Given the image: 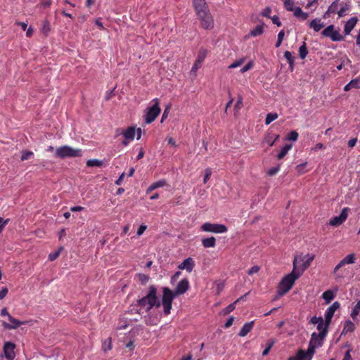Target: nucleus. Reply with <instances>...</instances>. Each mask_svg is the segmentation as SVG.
Segmentation results:
<instances>
[{"label": "nucleus", "instance_id": "obj_1", "mask_svg": "<svg viewBox=\"0 0 360 360\" xmlns=\"http://www.w3.org/2000/svg\"><path fill=\"white\" fill-rule=\"evenodd\" d=\"M155 306L160 307V302L157 297L155 286L150 285L146 295L137 301L138 312L139 314L148 313Z\"/></svg>", "mask_w": 360, "mask_h": 360}, {"label": "nucleus", "instance_id": "obj_2", "mask_svg": "<svg viewBox=\"0 0 360 360\" xmlns=\"http://www.w3.org/2000/svg\"><path fill=\"white\" fill-rule=\"evenodd\" d=\"M300 276V273H296L292 271L291 273L285 276L279 283L277 293L279 296H283L287 293L293 286L295 281Z\"/></svg>", "mask_w": 360, "mask_h": 360}, {"label": "nucleus", "instance_id": "obj_3", "mask_svg": "<svg viewBox=\"0 0 360 360\" xmlns=\"http://www.w3.org/2000/svg\"><path fill=\"white\" fill-rule=\"evenodd\" d=\"M314 259V256L310 254L295 256L293 260L292 270L296 271V273H300L301 276L303 272L310 266Z\"/></svg>", "mask_w": 360, "mask_h": 360}, {"label": "nucleus", "instance_id": "obj_4", "mask_svg": "<svg viewBox=\"0 0 360 360\" xmlns=\"http://www.w3.org/2000/svg\"><path fill=\"white\" fill-rule=\"evenodd\" d=\"M82 155V151L81 149L73 148L69 146L58 147L55 151V157L60 159L81 157Z\"/></svg>", "mask_w": 360, "mask_h": 360}, {"label": "nucleus", "instance_id": "obj_5", "mask_svg": "<svg viewBox=\"0 0 360 360\" xmlns=\"http://www.w3.org/2000/svg\"><path fill=\"white\" fill-rule=\"evenodd\" d=\"M1 316H6L9 322H6L5 321H1V325L6 330H13L17 329L20 326L24 325L27 323V321H20V320L15 319L13 317L8 311L7 308L4 307L1 310L0 312Z\"/></svg>", "mask_w": 360, "mask_h": 360}, {"label": "nucleus", "instance_id": "obj_6", "mask_svg": "<svg viewBox=\"0 0 360 360\" xmlns=\"http://www.w3.org/2000/svg\"><path fill=\"white\" fill-rule=\"evenodd\" d=\"M326 336V329L323 332H319V333L314 332L311 334L307 348V351L309 352V354H312L314 356L316 349L323 345Z\"/></svg>", "mask_w": 360, "mask_h": 360}, {"label": "nucleus", "instance_id": "obj_7", "mask_svg": "<svg viewBox=\"0 0 360 360\" xmlns=\"http://www.w3.org/2000/svg\"><path fill=\"white\" fill-rule=\"evenodd\" d=\"M153 104L147 108L145 111V122L146 124H150L157 118L161 112L160 108V102L158 98H154L152 100Z\"/></svg>", "mask_w": 360, "mask_h": 360}, {"label": "nucleus", "instance_id": "obj_8", "mask_svg": "<svg viewBox=\"0 0 360 360\" xmlns=\"http://www.w3.org/2000/svg\"><path fill=\"white\" fill-rule=\"evenodd\" d=\"M176 296V295L168 288H163L162 303L163 306V311L165 315H168L170 313L172 300Z\"/></svg>", "mask_w": 360, "mask_h": 360}, {"label": "nucleus", "instance_id": "obj_9", "mask_svg": "<svg viewBox=\"0 0 360 360\" xmlns=\"http://www.w3.org/2000/svg\"><path fill=\"white\" fill-rule=\"evenodd\" d=\"M356 257L354 253H351L345 257L334 268L333 274L336 275L337 278H342L345 274L340 269L346 264H352L355 262Z\"/></svg>", "mask_w": 360, "mask_h": 360}, {"label": "nucleus", "instance_id": "obj_10", "mask_svg": "<svg viewBox=\"0 0 360 360\" xmlns=\"http://www.w3.org/2000/svg\"><path fill=\"white\" fill-rule=\"evenodd\" d=\"M201 231L204 232L214 233H224L228 230L227 227L221 224H214L210 222L204 223L201 227Z\"/></svg>", "mask_w": 360, "mask_h": 360}, {"label": "nucleus", "instance_id": "obj_11", "mask_svg": "<svg viewBox=\"0 0 360 360\" xmlns=\"http://www.w3.org/2000/svg\"><path fill=\"white\" fill-rule=\"evenodd\" d=\"M197 16L200 22L202 28L204 30H211L214 27V20L210 11L202 14H198Z\"/></svg>", "mask_w": 360, "mask_h": 360}, {"label": "nucleus", "instance_id": "obj_12", "mask_svg": "<svg viewBox=\"0 0 360 360\" xmlns=\"http://www.w3.org/2000/svg\"><path fill=\"white\" fill-rule=\"evenodd\" d=\"M349 210L348 207H344L339 216H335L330 220L329 224L333 226L341 225L347 219Z\"/></svg>", "mask_w": 360, "mask_h": 360}, {"label": "nucleus", "instance_id": "obj_13", "mask_svg": "<svg viewBox=\"0 0 360 360\" xmlns=\"http://www.w3.org/2000/svg\"><path fill=\"white\" fill-rule=\"evenodd\" d=\"M15 345L11 342H6L4 345L3 351L4 356L8 360H13L15 357Z\"/></svg>", "mask_w": 360, "mask_h": 360}, {"label": "nucleus", "instance_id": "obj_14", "mask_svg": "<svg viewBox=\"0 0 360 360\" xmlns=\"http://www.w3.org/2000/svg\"><path fill=\"white\" fill-rule=\"evenodd\" d=\"M207 51L205 49H200L196 60L191 68V72L195 73L201 67L202 63L207 56Z\"/></svg>", "mask_w": 360, "mask_h": 360}, {"label": "nucleus", "instance_id": "obj_15", "mask_svg": "<svg viewBox=\"0 0 360 360\" xmlns=\"http://www.w3.org/2000/svg\"><path fill=\"white\" fill-rule=\"evenodd\" d=\"M193 3L196 15L202 14L210 11L205 0H193Z\"/></svg>", "mask_w": 360, "mask_h": 360}, {"label": "nucleus", "instance_id": "obj_16", "mask_svg": "<svg viewBox=\"0 0 360 360\" xmlns=\"http://www.w3.org/2000/svg\"><path fill=\"white\" fill-rule=\"evenodd\" d=\"M340 307V304L338 302H335L330 306L325 312V319L326 320V325L330 324L333 316L337 309Z\"/></svg>", "mask_w": 360, "mask_h": 360}, {"label": "nucleus", "instance_id": "obj_17", "mask_svg": "<svg viewBox=\"0 0 360 360\" xmlns=\"http://www.w3.org/2000/svg\"><path fill=\"white\" fill-rule=\"evenodd\" d=\"M135 134V128L133 127H129L125 130H124L122 132V135L124 139L122 141V144L125 146H127L130 141L134 140Z\"/></svg>", "mask_w": 360, "mask_h": 360}, {"label": "nucleus", "instance_id": "obj_18", "mask_svg": "<svg viewBox=\"0 0 360 360\" xmlns=\"http://www.w3.org/2000/svg\"><path fill=\"white\" fill-rule=\"evenodd\" d=\"M189 288V282L187 278H184L179 282L174 291L176 296L184 294Z\"/></svg>", "mask_w": 360, "mask_h": 360}, {"label": "nucleus", "instance_id": "obj_19", "mask_svg": "<svg viewBox=\"0 0 360 360\" xmlns=\"http://www.w3.org/2000/svg\"><path fill=\"white\" fill-rule=\"evenodd\" d=\"M312 357L313 355L309 354L307 350L299 349L295 356L289 357L288 360H311Z\"/></svg>", "mask_w": 360, "mask_h": 360}, {"label": "nucleus", "instance_id": "obj_20", "mask_svg": "<svg viewBox=\"0 0 360 360\" xmlns=\"http://www.w3.org/2000/svg\"><path fill=\"white\" fill-rule=\"evenodd\" d=\"M195 266V262L191 257H188L183 261L179 266L178 268L181 270H186V271L191 273Z\"/></svg>", "mask_w": 360, "mask_h": 360}, {"label": "nucleus", "instance_id": "obj_21", "mask_svg": "<svg viewBox=\"0 0 360 360\" xmlns=\"http://www.w3.org/2000/svg\"><path fill=\"white\" fill-rule=\"evenodd\" d=\"M358 18L356 17H352L345 22L344 26L345 35H349L351 33L352 30L356 26Z\"/></svg>", "mask_w": 360, "mask_h": 360}, {"label": "nucleus", "instance_id": "obj_22", "mask_svg": "<svg viewBox=\"0 0 360 360\" xmlns=\"http://www.w3.org/2000/svg\"><path fill=\"white\" fill-rule=\"evenodd\" d=\"M167 185V181L165 179H160L158 181H155V182H153V184H151L148 188L146 189V193L147 194L151 193L153 191L157 189V188H162V187H164Z\"/></svg>", "mask_w": 360, "mask_h": 360}, {"label": "nucleus", "instance_id": "obj_23", "mask_svg": "<svg viewBox=\"0 0 360 360\" xmlns=\"http://www.w3.org/2000/svg\"><path fill=\"white\" fill-rule=\"evenodd\" d=\"M309 27L313 29L314 32H319L324 26V23L321 21V18H315L312 20L309 25Z\"/></svg>", "mask_w": 360, "mask_h": 360}, {"label": "nucleus", "instance_id": "obj_24", "mask_svg": "<svg viewBox=\"0 0 360 360\" xmlns=\"http://www.w3.org/2000/svg\"><path fill=\"white\" fill-rule=\"evenodd\" d=\"M253 326H254L253 321H252L250 322L245 323L241 328L240 330L239 331L238 335L240 337H245L252 329Z\"/></svg>", "mask_w": 360, "mask_h": 360}, {"label": "nucleus", "instance_id": "obj_25", "mask_svg": "<svg viewBox=\"0 0 360 360\" xmlns=\"http://www.w3.org/2000/svg\"><path fill=\"white\" fill-rule=\"evenodd\" d=\"M202 245L205 248H214L216 245V239L213 236L203 238L202 240Z\"/></svg>", "mask_w": 360, "mask_h": 360}, {"label": "nucleus", "instance_id": "obj_26", "mask_svg": "<svg viewBox=\"0 0 360 360\" xmlns=\"http://www.w3.org/2000/svg\"><path fill=\"white\" fill-rule=\"evenodd\" d=\"M294 15L302 20H305L309 17V14L307 13L303 12L302 8L299 6L294 8Z\"/></svg>", "mask_w": 360, "mask_h": 360}, {"label": "nucleus", "instance_id": "obj_27", "mask_svg": "<svg viewBox=\"0 0 360 360\" xmlns=\"http://www.w3.org/2000/svg\"><path fill=\"white\" fill-rule=\"evenodd\" d=\"M354 330H355L354 323L352 321L348 320V321H345V323L344 324V328H343L342 334H346L347 333H351V332H353Z\"/></svg>", "mask_w": 360, "mask_h": 360}, {"label": "nucleus", "instance_id": "obj_28", "mask_svg": "<svg viewBox=\"0 0 360 360\" xmlns=\"http://www.w3.org/2000/svg\"><path fill=\"white\" fill-rule=\"evenodd\" d=\"M359 79H352L348 84H347L345 87H344V90L345 91H349L350 89H352V88H356V89H359L360 88V85H359Z\"/></svg>", "mask_w": 360, "mask_h": 360}, {"label": "nucleus", "instance_id": "obj_29", "mask_svg": "<svg viewBox=\"0 0 360 360\" xmlns=\"http://www.w3.org/2000/svg\"><path fill=\"white\" fill-rule=\"evenodd\" d=\"M264 23L257 25L250 31V34L252 37H257L262 34L264 32Z\"/></svg>", "mask_w": 360, "mask_h": 360}, {"label": "nucleus", "instance_id": "obj_30", "mask_svg": "<svg viewBox=\"0 0 360 360\" xmlns=\"http://www.w3.org/2000/svg\"><path fill=\"white\" fill-rule=\"evenodd\" d=\"M350 8L351 6L349 3H342L340 10L338 11V17L342 18L345 16L346 15V12L349 11Z\"/></svg>", "mask_w": 360, "mask_h": 360}, {"label": "nucleus", "instance_id": "obj_31", "mask_svg": "<svg viewBox=\"0 0 360 360\" xmlns=\"http://www.w3.org/2000/svg\"><path fill=\"white\" fill-rule=\"evenodd\" d=\"M322 297L326 301V303L328 304L334 299L335 294L333 291L328 290L323 293Z\"/></svg>", "mask_w": 360, "mask_h": 360}, {"label": "nucleus", "instance_id": "obj_32", "mask_svg": "<svg viewBox=\"0 0 360 360\" xmlns=\"http://www.w3.org/2000/svg\"><path fill=\"white\" fill-rule=\"evenodd\" d=\"M292 148L291 144H285L277 155V158L281 160L283 158L288 151Z\"/></svg>", "mask_w": 360, "mask_h": 360}, {"label": "nucleus", "instance_id": "obj_33", "mask_svg": "<svg viewBox=\"0 0 360 360\" xmlns=\"http://www.w3.org/2000/svg\"><path fill=\"white\" fill-rule=\"evenodd\" d=\"M329 38H330L333 41H341L344 40L345 37L340 34L338 31L334 30Z\"/></svg>", "mask_w": 360, "mask_h": 360}, {"label": "nucleus", "instance_id": "obj_34", "mask_svg": "<svg viewBox=\"0 0 360 360\" xmlns=\"http://www.w3.org/2000/svg\"><path fill=\"white\" fill-rule=\"evenodd\" d=\"M359 314H360V300L357 302L354 307L352 309L350 316L353 320H356Z\"/></svg>", "mask_w": 360, "mask_h": 360}, {"label": "nucleus", "instance_id": "obj_35", "mask_svg": "<svg viewBox=\"0 0 360 360\" xmlns=\"http://www.w3.org/2000/svg\"><path fill=\"white\" fill-rule=\"evenodd\" d=\"M329 326L330 324H328L326 325V320H323V319L322 320H321L318 323H317V330H319L320 332H323L325 329L326 330V334L328 333V328H329Z\"/></svg>", "mask_w": 360, "mask_h": 360}, {"label": "nucleus", "instance_id": "obj_36", "mask_svg": "<svg viewBox=\"0 0 360 360\" xmlns=\"http://www.w3.org/2000/svg\"><path fill=\"white\" fill-rule=\"evenodd\" d=\"M103 165V161L97 159H91L86 162V165L88 167H102Z\"/></svg>", "mask_w": 360, "mask_h": 360}, {"label": "nucleus", "instance_id": "obj_37", "mask_svg": "<svg viewBox=\"0 0 360 360\" xmlns=\"http://www.w3.org/2000/svg\"><path fill=\"white\" fill-rule=\"evenodd\" d=\"M299 54L302 59H304L307 57L308 50L305 42H303L302 45L299 48Z\"/></svg>", "mask_w": 360, "mask_h": 360}, {"label": "nucleus", "instance_id": "obj_38", "mask_svg": "<svg viewBox=\"0 0 360 360\" xmlns=\"http://www.w3.org/2000/svg\"><path fill=\"white\" fill-rule=\"evenodd\" d=\"M103 350L106 352L112 349V340L110 338H108L103 340L102 345Z\"/></svg>", "mask_w": 360, "mask_h": 360}, {"label": "nucleus", "instance_id": "obj_39", "mask_svg": "<svg viewBox=\"0 0 360 360\" xmlns=\"http://www.w3.org/2000/svg\"><path fill=\"white\" fill-rule=\"evenodd\" d=\"M278 118V114L276 112H270L266 115L265 119V124L266 125L271 124L273 121Z\"/></svg>", "mask_w": 360, "mask_h": 360}, {"label": "nucleus", "instance_id": "obj_40", "mask_svg": "<svg viewBox=\"0 0 360 360\" xmlns=\"http://www.w3.org/2000/svg\"><path fill=\"white\" fill-rule=\"evenodd\" d=\"M276 341L274 339H271L266 342V347L262 352V356H266L269 354V351L275 344Z\"/></svg>", "mask_w": 360, "mask_h": 360}, {"label": "nucleus", "instance_id": "obj_41", "mask_svg": "<svg viewBox=\"0 0 360 360\" xmlns=\"http://www.w3.org/2000/svg\"><path fill=\"white\" fill-rule=\"evenodd\" d=\"M334 25H330L328 27H326L321 32V34L324 37H329L331 33L334 31Z\"/></svg>", "mask_w": 360, "mask_h": 360}, {"label": "nucleus", "instance_id": "obj_42", "mask_svg": "<svg viewBox=\"0 0 360 360\" xmlns=\"http://www.w3.org/2000/svg\"><path fill=\"white\" fill-rule=\"evenodd\" d=\"M33 155H34V153L32 151L22 150L21 152L20 160H21V161H25V160H27L31 158Z\"/></svg>", "mask_w": 360, "mask_h": 360}, {"label": "nucleus", "instance_id": "obj_43", "mask_svg": "<svg viewBox=\"0 0 360 360\" xmlns=\"http://www.w3.org/2000/svg\"><path fill=\"white\" fill-rule=\"evenodd\" d=\"M340 0H335L332 2V4L328 6V13H335L338 8V3Z\"/></svg>", "mask_w": 360, "mask_h": 360}, {"label": "nucleus", "instance_id": "obj_44", "mask_svg": "<svg viewBox=\"0 0 360 360\" xmlns=\"http://www.w3.org/2000/svg\"><path fill=\"white\" fill-rule=\"evenodd\" d=\"M284 57L288 60L290 67H292L294 65V58L292 56L291 52L286 51L284 52Z\"/></svg>", "mask_w": 360, "mask_h": 360}, {"label": "nucleus", "instance_id": "obj_45", "mask_svg": "<svg viewBox=\"0 0 360 360\" xmlns=\"http://www.w3.org/2000/svg\"><path fill=\"white\" fill-rule=\"evenodd\" d=\"M63 249V248L60 247L57 251L50 253L49 255V259L50 261H54L55 259H56L58 257V256L60 255V253Z\"/></svg>", "mask_w": 360, "mask_h": 360}, {"label": "nucleus", "instance_id": "obj_46", "mask_svg": "<svg viewBox=\"0 0 360 360\" xmlns=\"http://www.w3.org/2000/svg\"><path fill=\"white\" fill-rule=\"evenodd\" d=\"M285 8L288 11H292L294 10V2L292 0H285L284 1Z\"/></svg>", "mask_w": 360, "mask_h": 360}, {"label": "nucleus", "instance_id": "obj_47", "mask_svg": "<svg viewBox=\"0 0 360 360\" xmlns=\"http://www.w3.org/2000/svg\"><path fill=\"white\" fill-rule=\"evenodd\" d=\"M284 35H285L284 30H281L279 32V33L278 34L277 41H276V43L275 44V46L276 48H278L281 46V44L282 43V41L283 39Z\"/></svg>", "mask_w": 360, "mask_h": 360}, {"label": "nucleus", "instance_id": "obj_48", "mask_svg": "<svg viewBox=\"0 0 360 360\" xmlns=\"http://www.w3.org/2000/svg\"><path fill=\"white\" fill-rule=\"evenodd\" d=\"M298 133L296 131H290L287 136V140L295 141L298 138Z\"/></svg>", "mask_w": 360, "mask_h": 360}, {"label": "nucleus", "instance_id": "obj_49", "mask_svg": "<svg viewBox=\"0 0 360 360\" xmlns=\"http://www.w3.org/2000/svg\"><path fill=\"white\" fill-rule=\"evenodd\" d=\"M236 308V304L234 302L230 304L229 306H227L226 308L223 309V313L224 314H228L233 311Z\"/></svg>", "mask_w": 360, "mask_h": 360}, {"label": "nucleus", "instance_id": "obj_50", "mask_svg": "<svg viewBox=\"0 0 360 360\" xmlns=\"http://www.w3.org/2000/svg\"><path fill=\"white\" fill-rule=\"evenodd\" d=\"M212 169L210 168H207L205 171V176L203 179V183L206 184L210 176H212Z\"/></svg>", "mask_w": 360, "mask_h": 360}, {"label": "nucleus", "instance_id": "obj_51", "mask_svg": "<svg viewBox=\"0 0 360 360\" xmlns=\"http://www.w3.org/2000/svg\"><path fill=\"white\" fill-rule=\"evenodd\" d=\"M280 170V165H278L276 167H273L270 168L267 174L269 176H274L275 175L278 171Z\"/></svg>", "mask_w": 360, "mask_h": 360}, {"label": "nucleus", "instance_id": "obj_52", "mask_svg": "<svg viewBox=\"0 0 360 360\" xmlns=\"http://www.w3.org/2000/svg\"><path fill=\"white\" fill-rule=\"evenodd\" d=\"M139 281L141 283H146L149 281V276L143 274H139L138 276Z\"/></svg>", "mask_w": 360, "mask_h": 360}, {"label": "nucleus", "instance_id": "obj_53", "mask_svg": "<svg viewBox=\"0 0 360 360\" xmlns=\"http://www.w3.org/2000/svg\"><path fill=\"white\" fill-rule=\"evenodd\" d=\"M244 62V59L243 58H241L240 60H238L235 62H233V63H231L229 66V69H233V68H236L237 67H239L241 65V64Z\"/></svg>", "mask_w": 360, "mask_h": 360}, {"label": "nucleus", "instance_id": "obj_54", "mask_svg": "<svg viewBox=\"0 0 360 360\" xmlns=\"http://www.w3.org/2000/svg\"><path fill=\"white\" fill-rule=\"evenodd\" d=\"M271 12V9L270 7H266L264 9L262 10L261 12V15L262 16L266 17V18H271L270 13Z\"/></svg>", "mask_w": 360, "mask_h": 360}, {"label": "nucleus", "instance_id": "obj_55", "mask_svg": "<svg viewBox=\"0 0 360 360\" xmlns=\"http://www.w3.org/2000/svg\"><path fill=\"white\" fill-rule=\"evenodd\" d=\"M115 89V87H114L112 89L109 90L106 92L105 96V99L106 101H109L112 96H115L114 91Z\"/></svg>", "mask_w": 360, "mask_h": 360}, {"label": "nucleus", "instance_id": "obj_56", "mask_svg": "<svg viewBox=\"0 0 360 360\" xmlns=\"http://www.w3.org/2000/svg\"><path fill=\"white\" fill-rule=\"evenodd\" d=\"M259 269H260V268H259V266H257V265L253 266H252V267L248 270V274L249 275H252V274H256V273H257V272L259 271Z\"/></svg>", "mask_w": 360, "mask_h": 360}, {"label": "nucleus", "instance_id": "obj_57", "mask_svg": "<svg viewBox=\"0 0 360 360\" xmlns=\"http://www.w3.org/2000/svg\"><path fill=\"white\" fill-rule=\"evenodd\" d=\"M146 229H147L146 225H145V224L140 225L137 230V233H136L137 236H141L144 233V231L146 230Z\"/></svg>", "mask_w": 360, "mask_h": 360}, {"label": "nucleus", "instance_id": "obj_58", "mask_svg": "<svg viewBox=\"0 0 360 360\" xmlns=\"http://www.w3.org/2000/svg\"><path fill=\"white\" fill-rule=\"evenodd\" d=\"M252 65H253L252 62H249L248 63H247L245 66H243L240 69V72L242 73H244V72L248 71L249 70H250L252 68Z\"/></svg>", "mask_w": 360, "mask_h": 360}, {"label": "nucleus", "instance_id": "obj_59", "mask_svg": "<svg viewBox=\"0 0 360 360\" xmlns=\"http://www.w3.org/2000/svg\"><path fill=\"white\" fill-rule=\"evenodd\" d=\"M323 318L321 316L317 317L316 316H314L311 318L309 323L311 324H317L321 320H322Z\"/></svg>", "mask_w": 360, "mask_h": 360}, {"label": "nucleus", "instance_id": "obj_60", "mask_svg": "<svg viewBox=\"0 0 360 360\" xmlns=\"http://www.w3.org/2000/svg\"><path fill=\"white\" fill-rule=\"evenodd\" d=\"M233 321H234V318L233 316L229 317L228 319V320L226 321V323H224V328H228L231 327L233 324Z\"/></svg>", "mask_w": 360, "mask_h": 360}, {"label": "nucleus", "instance_id": "obj_61", "mask_svg": "<svg viewBox=\"0 0 360 360\" xmlns=\"http://www.w3.org/2000/svg\"><path fill=\"white\" fill-rule=\"evenodd\" d=\"M169 109H170L169 106H167L164 110V112H163V114H162V118H161V122H163V121L167 117L169 112Z\"/></svg>", "mask_w": 360, "mask_h": 360}, {"label": "nucleus", "instance_id": "obj_62", "mask_svg": "<svg viewBox=\"0 0 360 360\" xmlns=\"http://www.w3.org/2000/svg\"><path fill=\"white\" fill-rule=\"evenodd\" d=\"M272 22L274 24H276L278 27H280L281 25V22L280 21L279 18L277 15H274L271 18Z\"/></svg>", "mask_w": 360, "mask_h": 360}, {"label": "nucleus", "instance_id": "obj_63", "mask_svg": "<svg viewBox=\"0 0 360 360\" xmlns=\"http://www.w3.org/2000/svg\"><path fill=\"white\" fill-rule=\"evenodd\" d=\"M8 293V289L7 288H3L1 290H0V300H2L4 299L6 295Z\"/></svg>", "mask_w": 360, "mask_h": 360}, {"label": "nucleus", "instance_id": "obj_64", "mask_svg": "<svg viewBox=\"0 0 360 360\" xmlns=\"http://www.w3.org/2000/svg\"><path fill=\"white\" fill-rule=\"evenodd\" d=\"M352 349H348L345 353V355H344V358L342 360H352V356H351V354H350V352H351Z\"/></svg>", "mask_w": 360, "mask_h": 360}]
</instances>
